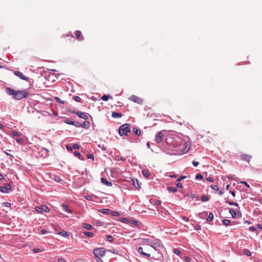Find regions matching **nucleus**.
Here are the masks:
<instances>
[{
    "mask_svg": "<svg viewBox=\"0 0 262 262\" xmlns=\"http://www.w3.org/2000/svg\"><path fill=\"white\" fill-rule=\"evenodd\" d=\"M33 251L35 253H38V252H40V250L39 248H34V249H33Z\"/></svg>",
    "mask_w": 262,
    "mask_h": 262,
    "instance_id": "60",
    "label": "nucleus"
},
{
    "mask_svg": "<svg viewBox=\"0 0 262 262\" xmlns=\"http://www.w3.org/2000/svg\"><path fill=\"white\" fill-rule=\"evenodd\" d=\"M80 124L81 123H79L78 122H75L74 121V124H73V125L76 126V127H80Z\"/></svg>",
    "mask_w": 262,
    "mask_h": 262,
    "instance_id": "51",
    "label": "nucleus"
},
{
    "mask_svg": "<svg viewBox=\"0 0 262 262\" xmlns=\"http://www.w3.org/2000/svg\"><path fill=\"white\" fill-rule=\"evenodd\" d=\"M142 173L145 178H148L150 176V172L147 169H143L142 171Z\"/></svg>",
    "mask_w": 262,
    "mask_h": 262,
    "instance_id": "17",
    "label": "nucleus"
},
{
    "mask_svg": "<svg viewBox=\"0 0 262 262\" xmlns=\"http://www.w3.org/2000/svg\"><path fill=\"white\" fill-rule=\"evenodd\" d=\"M101 182L103 184L107 186L111 187L113 185V184L111 182L108 181L106 179L103 178H101Z\"/></svg>",
    "mask_w": 262,
    "mask_h": 262,
    "instance_id": "14",
    "label": "nucleus"
},
{
    "mask_svg": "<svg viewBox=\"0 0 262 262\" xmlns=\"http://www.w3.org/2000/svg\"><path fill=\"white\" fill-rule=\"evenodd\" d=\"M206 180L208 182H213L214 181V180L213 178H211V177H208L206 179Z\"/></svg>",
    "mask_w": 262,
    "mask_h": 262,
    "instance_id": "57",
    "label": "nucleus"
},
{
    "mask_svg": "<svg viewBox=\"0 0 262 262\" xmlns=\"http://www.w3.org/2000/svg\"><path fill=\"white\" fill-rule=\"evenodd\" d=\"M87 157L88 159H92L93 160H94V157L93 154H89L87 155Z\"/></svg>",
    "mask_w": 262,
    "mask_h": 262,
    "instance_id": "50",
    "label": "nucleus"
},
{
    "mask_svg": "<svg viewBox=\"0 0 262 262\" xmlns=\"http://www.w3.org/2000/svg\"><path fill=\"white\" fill-rule=\"evenodd\" d=\"M173 252L177 255H180L181 253V252L178 249H174Z\"/></svg>",
    "mask_w": 262,
    "mask_h": 262,
    "instance_id": "43",
    "label": "nucleus"
},
{
    "mask_svg": "<svg viewBox=\"0 0 262 262\" xmlns=\"http://www.w3.org/2000/svg\"><path fill=\"white\" fill-rule=\"evenodd\" d=\"M55 100L57 102H59L61 104H64L65 103V102L63 100H61L59 97H55Z\"/></svg>",
    "mask_w": 262,
    "mask_h": 262,
    "instance_id": "37",
    "label": "nucleus"
},
{
    "mask_svg": "<svg viewBox=\"0 0 262 262\" xmlns=\"http://www.w3.org/2000/svg\"><path fill=\"white\" fill-rule=\"evenodd\" d=\"M163 137V134L162 132H159L157 133L155 136V141L157 143H160L162 141V138Z\"/></svg>",
    "mask_w": 262,
    "mask_h": 262,
    "instance_id": "8",
    "label": "nucleus"
},
{
    "mask_svg": "<svg viewBox=\"0 0 262 262\" xmlns=\"http://www.w3.org/2000/svg\"><path fill=\"white\" fill-rule=\"evenodd\" d=\"M83 233L90 238H92L94 236V234L93 233L89 231H84Z\"/></svg>",
    "mask_w": 262,
    "mask_h": 262,
    "instance_id": "21",
    "label": "nucleus"
},
{
    "mask_svg": "<svg viewBox=\"0 0 262 262\" xmlns=\"http://www.w3.org/2000/svg\"><path fill=\"white\" fill-rule=\"evenodd\" d=\"M106 253V250L103 248H95L93 250V253L95 257H103Z\"/></svg>",
    "mask_w": 262,
    "mask_h": 262,
    "instance_id": "3",
    "label": "nucleus"
},
{
    "mask_svg": "<svg viewBox=\"0 0 262 262\" xmlns=\"http://www.w3.org/2000/svg\"><path fill=\"white\" fill-rule=\"evenodd\" d=\"M35 210L39 213H42L43 212H49L50 209L46 205H42L40 206H37L35 208Z\"/></svg>",
    "mask_w": 262,
    "mask_h": 262,
    "instance_id": "5",
    "label": "nucleus"
},
{
    "mask_svg": "<svg viewBox=\"0 0 262 262\" xmlns=\"http://www.w3.org/2000/svg\"><path fill=\"white\" fill-rule=\"evenodd\" d=\"M133 132L138 136L141 135V131L137 128H134L133 129Z\"/></svg>",
    "mask_w": 262,
    "mask_h": 262,
    "instance_id": "26",
    "label": "nucleus"
},
{
    "mask_svg": "<svg viewBox=\"0 0 262 262\" xmlns=\"http://www.w3.org/2000/svg\"><path fill=\"white\" fill-rule=\"evenodd\" d=\"M67 149L68 151H72L73 150L72 146L71 145H67Z\"/></svg>",
    "mask_w": 262,
    "mask_h": 262,
    "instance_id": "56",
    "label": "nucleus"
},
{
    "mask_svg": "<svg viewBox=\"0 0 262 262\" xmlns=\"http://www.w3.org/2000/svg\"><path fill=\"white\" fill-rule=\"evenodd\" d=\"M80 127L84 128H88L90 127V122L89 121H84L83 123L80 124Z\"/></svg>",
    "mask_w": 262,
    "mask_h": 262,
    "instance_id": "16",
    "label": "nucleus"
},
{
    "mask_svg": "<svg viewBox=\"0 0 262 262\" xmlns=\"http://www.w3.org/2000/svg\"><path fill=\"white\" fill-rule=\"evenodd\" d=\"M252 157L250 155H247V154H242L240 156V158L243 161H246L248 162H249L250 160H251Z\"/></svg>",
    "mask_w": 262,
    "mask_h": 262,
    "instance_id": "10",
    "label": "nucleus"
},
{
    "mask_svg": "<svg viewBox=\"0 0 262 262\" xmlns=\"http://www.w3.org/2000/svg\"><path fill=\"white\" fill-rule=\"evenodd\" d=\"M203 176L201 173H198L195 176V179L198 180H202L203 179Z\"/></svg>",
    "mask_w": 262,
    "mask_h": 262,
    "instance_id": "39",
    "label": "nucleus"
},
{
    "mask_svg": "<svg viewBox=\"0 0 262 262\" xmlns=\"http://www.w3.org/2000/svg\"><path fill=\"white\" fill-rule=\"evenodd\" d=\"M201 200L203 202H206L209 200V198L206 195H204L202 196Z\"/></svg>",
    "mask_w": 262,
    "mask_h": 262,
    "instance_id": "35",
    "label": "nucleus"
},
{
    "mask_svg": "<svg viewBox=\"0 0 262 262\" xmlns=\"http://www.w3.org/2000/svg\"><path fill=\"white\" fill-rule=\"evenodd\" d=\"M74 99L75 101H76L77 102H79L81 100V98L79 96H74Z\"/></svg>",
    "mask_w": 262,
    "mask_h": 262,
    "instance_id": "49",
    "label": "nucleus"
},
{
    "mask_svg": "<svg viewBox=\"0 0 262 262\" xmlns=\"http://www.w3.org/2000/svg\"><path fill=\"white\" fill-rule=\"evenodd\" d=\"M12 190V187L9 183H4L3 186H0V191L4 193H8Z\"/></svg>",
    "mask_w": 262,
    "mask_h": 262,
    "instance_id": "4",
    "label": "nucleus"
},
{
    "mask_svg": "<svg viewBox=\"0 0 262 262\" xmlns=\"http://www.w3.org/2000/svg\"><path fill=\"white\" fill-rule=\"evenodd\" d=\"M192 164H193V165L194 166L196 167V166H198V165L199 164V162H198V161H193L192 162Z\"/></svg>",
    "mask_w": 262,
    "mask_h": 262,
    "instance_id": "58",
    "label": "nucleus"
},
{
    "mask_svg": "<svg viewBox=\"0 0 262 262\" xmlns=\"http://www.w3.org/2000/svg\"><path fill=\"white\" fill-rule=\"evenodd\" d=\"M130 100L139 104H141L143 102L142 99L135 95L131 96L130 97Z\"/></svg>",
    "mask_w": 262,
    "mask_h": 262,
    "instance_id": "9",
    "label": "nucleus"
},
{
    "mask_svg": "<svg viewBox=\"0 0 262 262\" xmlns=\"http://www.w3.org/2000/svg\"><path fill=\"white\" fill-rule=\"evenodd\" d=\"M6 92L16 100H20L29 96V93L26 90H15L11 88H6Z\"/></svg>",
    "mask_w": 262,
    "mask_h": 262,
    "instance_id": "1",
    "label": "nucleus"
},
{
    "mask_svg": "<svg viewBox=\"0 0 262 262\" xmlns=\"http://www.w3.org/2000/svg\"><path fill=\"white\" fill-rule=\"evenodd\" d=\"M226 203L227 204H229L230 205L235 206L237 207L238 208V209L239 208V205H238V203H237L236 202H230V201L227 200L226 201Z\"/></svg>",
    "mask_w": 262,
    "mask_h": 262,
    "instance_id": "25",
    "label": "nucleus"
},
{
    "mask_svg": "<svg viewBox=\"0 0 262 262\" xmlns=\"http://www.w3.org/2000/svg\"><path fill=\"white\" fill-rule=\"evenodd\" d=\"M74 155H75L76 157H78L79 159H80V160H84V159H82V158H81V154H80V153L79 152H78V151H75V152H74Z\"/></svg>",
    "mask_w": 262,
    "mask_h": 262,
    "instance_id": "32",
    "label": "nucleus"
},
{
    "mask_svg": "<svg viewBox=\"0 0 262 262\" xmlns=\"http://www.w3.org/2000/svg\"><path fill=\"white\" fill-rule=\"evenodd\" d=\"M132 181L133 182V185L136 188H139L140 186L139 185V182L137 179H132Z\"/></svg>",
    "mask_w": 262,
    "mask_h": 262,
    "instance_id": "19",
    "label": "nucleus"
},
{
    "mask_svg": "<svg viewBox=\"0 0 262 262\" xmlns=\"http://www.w3.org/2000/svg\"><path fill=\"white\" fill-rule=\"evenodd\" d=\"M110 97H111V96H110L109 95H104L101 97V100H102L103 101H107Z\"/></svg>",
    "mask_w": 262,
    "mask_h": 262,
    "instance_id": "33",
    "label": "nucleus"
},
{
    "mask_svg": "<svg viewBox=\"0 0 262 262\" xmlns=\"http://www.w3.org/2000/svg\"><path fill=\"white\" fill-rule=\"evenodd\" d=\"M106 238L110 242H112L113 241L114 238L112 235H106Z\"/></svg>",
    "mask_w": 262,
    "mask_h": 262,
    "instance_id": "36",
    "label": "nucleus"
},
{
    "mask_svg": "<svg viewBox=\"0 0 262 262\" xmlns=\"http://www.w3.org/2000/svg\"><path fill=\"white\" fill-rule=\"evenodd\" d=\"M2 205H4L5 207L8 208H10L11 206V204L8 202H4L2 203Z\"/></svg>",
    "mask_w": 262,
    "mask_h": 262,
    "instance_id": "40",
    "label": "nucleus"
},
{
    "mask_svg": "<svg viewBox=\"0 0 262 262\" xmlns=\"http://www.w3.org/2000/svg\"><path fill=\"white\" fill-rule=\"evenodd\" d=\"M194 229L196 230H199L201 229V226L199 225H197L195 226Z\"/></svg>",
    "mask_w": 262,
    "mask_h": 262,
    "instance_id": "62",
    "label": "nucleus"
},
{
    "mask_svg": "<svg viewBox=\"0 0 262 262\" xmlns=\"http://www.w3.org/2000/svg\"><path fill=\"white\" fill-rule=\"evenodd\" d=\"M111 215H112L113 216H119L120 215V214L117 211L112 210V212Z\"/></svg>",
    "mask_w": 262,
    "mask_h": 262,
    "instance_id": "34",
    "label": "nucleus"
},
{
    "mask_svg": "<svg viewBox=\"0 0 262 262\" xmlns=\"http://www.w3.org/2000/svg\"><path fill=\"white\" fill-rule=\"evenodd\" d=\"M167 190L169 191V192H176L177 191V188L176 187H171V186H170V187H167Z\"/></svg>",
    "mask_w": 262,
    "mask_h": 262,
    "instance_id": "23",
    "label": "nucleus"
},
{
    "mask_svg": "<svg viewBox=\"0 0 262 262\" xmlns=\"http://www.w3.org/2000/svg\"><path fill=\"white\" fill-rule=\"evenodd\" d=\"M102 257H95L96 261L97 262H103L101 259Z\"/></svg>",
    "mask_w": 262,
    "mask_h": 262,
    "instance_id": "55",
    "label": "nucleus"
},
{
    "mask_svg": "<svg viewBox=\"0 0 262 262\" xmlns=\"http://www.w3.org/2000/svg\"><path fill=\"white\" fill-rule=\"evenodd\" d=\"M82 227L88 230H91L93 228V227L91 225L87 223H83Z\"/></svg>",
    "mask_w": 262,
    "mask_h": 262,
    "instance_id": "18",
    "label": "nucleus"
},
{
    "mask_svg": "<svg viewBox=\"0 0 262 262\" xmlns=\"http://www.w3.org/2000/svg\"><path fill=\"white\" fill-rule=\"evenodd\" d=\"M75 35L76 36V38L79 40H82L83 39V37L82 35V33L81 31L79 30H77L74 33Z\"/></svg>",
    "mask_w": 262,
    "mask_h": 262,
    "instance_id": "11",
    "label": "nucleus"
},
{
    "mask_svg": "<svg viewBox=\"0 0 262 262\" xmlns=\"http://www.w3.org/2000/svg\"><path fill=\"white\" fill-rule=\"evenodd\" d=\"M62 208L64 210V211L69 213H72V211L69 209L68 206L66 204H62L61 205Z\"/></svg>",
    "mask_w": 262,
    "mask_h": 262,
    "instance_id": "20",
    "label": "nucleus"
},
{
    "mask_svg": "<svg viewBox=\"0 0 262 262\" xmlns=\"http://www.w3.org/2000/svg\"><path fill=\"white\" fill-rule=\"evenodd\" d=\"M240 183H242V184H244L245 185V186H246L247 188H249L250 187L249 185L246 181H242Z\"/></svg>",
    "mask_w": 262,
    "mask_h": 262,
    "instance_id": "53",
    "label": "nucleus"
},
{
    "mask_svg": "<svg viewBox=\"0 0 262 262\" xmlns=\"http://www.w3.org/2000/svg\"><path fill=\"white\" fill-rule=\"evenodd\" d=\"M155 203L156 205H159L161 204V201L160 200H156V201H155Z\"/></svg>",
    "mask_w": 262,
    "mask_h": 262,
    "instance_id": "63",
    "label": "nucleus"
},
{
    "mask_svg": "<svg viewBox=\"0 0 262 262\" xmlns=\"http://www.w3.org/2000/svg\"><path fill=\"white\" fill-rule=\"evenodd\" d=\"M130 124L128 123H125L121 125L118 129L119 134L121 136H127L128 133H130Z\"/></svg>",
    "mask_w": 262,
    "mask_h": 262,
    "instance_id": "2",
    "label": "nucleus"
},
{
    "mask_svg": "<svg viewBox=\"0 0 262 262\" xmlns=\"http://www.w3.org/2000/svg\"><path fill=\"white\" fill-rule=\"evenodd\" d=\"M64 122L67 124L72 125L74 124V121L70 120L68 118H66L64 120Z\"/></svg>",
    "mask_w": 262,
    "mask_h": 262,
    "instance_id": "27",
    "label": "nucleus"
},
{
    "mask_svg": "<svg viewBox=\"0 0 262 262\" xmlns=\"http://www.w3.org/2000/svg\"><path fill=\"white\" fill-rule=\"evenodd\" d=\"M16 141L17 143L20 144H22L24 143V140L22 138H17L16 139Z\"/></svg>",
    "mask_w": 262,
    "mask_h": 262,
    "instance_id": "41",
    "label": "nucleus"
},
{
    "mask_svg": "<svg viewBox=\"0 0 262 262\" xmlns=\"http://www.w3.org/2000/svg\"><path fill=\"white\" fill-rule=\"evenodd\" d=\"M12 135L15 137H19L21 135V133L18 132L13 131L11 133Z\"/></svg>",
    "mask_w": 262,
    "mask_h": 262,
    "instance_id": "31",
    "label": "nucleus"
},
{
    "mask_svg": "<svg viewBox=\"0 0 262 262\" xmlns=\"http://www.w3.org/2000/svg\"><path fill=\"white\" fill-rule=\"evenodd\" d=\"M73 149H78L79 148V146L77 144H74L72 145Z\"/></svg>",
    "mask_w": 262,
    "mask_h": 262,
    "instance_id": "54",
    "label": "nucleus"
},
{
    "mask_svg": "<svg viewBox=\"0 0 262 262\" xmlns=\"http://www.w3.org/2000/svg\"><path fill=\"white\" fill-rule=\"evenodd\" d=\"M49 71H51L49 72V75L50 76L51 74H55V76L57 77V75H59L58 73H54L55 72H57V71L55 69H48Z\"/></svg>",
    "mask_w": 262,
    "mask_h": 262,
    "instance_id": "29",
    "label": "nucleus"
},
{
    "mask_svg": "<svg viewBox=\"0 0 262 262\" xmlns=\"http://www.w3.org/2000/svg\"><path fill=\"white\" fill-rule=\"evenodd\" d=\"M177 187H178V188H182V184L181 183H180V182H178L177 183Z\"/></svg>",
    "mask_w": 262,
    "mask_h": 262,
    "instance_id": "59",
    "label": "nucleus"
},
{
    "mask_svg": "<svg viewBox=\"0 0 262 262\" xmlns=\"http://www.w3.org/2000/svg\"><path fill=\"white\" fill-rule=\"evenodd\" d=\"M244 253L248 256H251V252L248 250V249H244Z\"/></svg>",
    "mask_w": 262,
    "mask_h": 262,
    "instance_id": "38",
    "label": "nucleus"
},
{
    "mask_svg": "<svg viewBox=\"0 0 262 262\" xmlns=\"http://www.w3.org/2000/svg\"><path fill=\"white\" fill-rule=\"evenodd\" d=\"M13 72L15 75L19 77L21 79L26 80L27 81H29V78L25 76L21 72L19 71H13Z\"/></svg>",
    "mask_w": 262,
    "mask_h": 262,
    "instance_id": "6",
    "label": "nucleus"
},
{
    "mask_svg": "<svg viewBox=\"0 0 262 262\" xmlns=\"http://www.w3.org/2000/svg\"><path fill=\"white\" fill-rule=\"evenodd\" d=\"M213 214L212 212H210L209 214V215L208 216V217L207 218L206 220L208 221V222H210V221H211L213 219Z\"/></svg>",
    "mask_w": 262,
    "mask_h": 262,
    "instance_id": "30",
    "label": "nucleus"
},
{
    "mask_svg": "<svg viewBox=\"0 0 262 262\" xmlns=\"http://www.w3.org/2000/svg\"><path fill=\"white\" fill-rule=\"evenodd\" d=\"M138 251L139 253H140L141 255L145 256L147 257H149L150 256V255L148 253H147L146 252H144L143 251V248L141 247H139L138 249Z\"/></svg>",
    "mask_w": 262,
    "mask_h": 262,
    "instance_id": "13",
    "label": "nucleus"
},
{
    "mask_svg": "<svg viewBox=\"0 0 262 262\" xmlns=\"http://www.w3.org/2000/svg\"><path fill=\"white\" fill-rule=\"evenodd\" d=\"M85 199L89 201H92V197L91 195H87L85 196Z\"/></svg>",
    "mask_w": 262,
    "mask_h": 262,
    "instance_id": "52",
    "label": "nucleus"
},
{
    "mask_svg": "<svg viewBox=\"0 0 262 262\" xmlns=\"http://www.w3.org/2000/svg\"><path fill=\"white\" fill-rule=\"evenodd\" d=\"M99 212L104 214L111 215L112 212V210L110 209H101L99 210Z\"/></svg>",
    "mask_w": 262,
    "mask_h": 262,
    "instance_id": "12",
    "label": "nucleus"
},
{
    "mask_svg": "<svg viewBox=\"0 0 262 262\" xmlns=\"http://www.w3.org/2000/svg\"><path fill=\"white\" fill-rule=\"evenodd\" d=\"M182 218H183V220L186 222L189 221V219L187 216H183Z\"/></svg>",
    "mask_w": 262,
    "mask_h": 262,
    "instance_id": "64",
    "label": "nucleus"
},
{
    "mask_svg": "<svg viewBox=\"0 0 262 262\" xmlns=\"http://www.w3.org/2000/svg\"><path fill=\"white\" fill-rule=\"evenodd\" d=\"M72 113L73 114H76L78 117H79L80 118H82L83 119L87 120L88 119L87 114H86L84 112L73 111L72 112Z\"/></svg>",
    "mask_w": 262,
    "mask_h": 262,
    "instance_id": "7",
    "label": "nucleus"
},
{
    "mask_svg": "<svg viewBox=\"0 0 262 262\" xmlns=\"http://www.w3.org/2000/svg\"><path fill=\"white\" fill-rule=\"evenodd\" d=\"M58 234L65 237H67L70 235L69 233L66 231H61Z\"/></svg>",
    "mask_w": 262,
    "mask_h": 262,
    "instance_id": "22",
    "label": "nucleus"
},
{
    "mask_svg": "<svg viewBox=\"0 0 262 262\" xmlns=\"http://www.w3.org/2000/svg\"><path fill=\"white\" fill-rule=\"evenodd\" d=\"M119 221L124 223H127L128 222V219L125 217H122L119 219Z\"/></svg>",
    "mask_w": 262,
    "mask_h": 262,
    "instance_id": "42",
    "label": "nucleus"
},
{
    "mask_svg": "<svg viewBox=\"0 0 262 262\" xmlns=\"http://www.w3.org/2000/svg\"><path fill=\"white\" fill-rule=\"evenodd\" d=\"M186 178V176H181L177 180V182H180L181 180L185 179Z\"/></svg>",
    "mask_w": 262,
    "mask_h": 262,
    "instance_id": "47",
    "label": "nucleus"
},
{
    "mask_svg": "<svg viewBox=\"0 0 262 262\" xmlns=\"http://www.w3.org/2000/svg\"><path fill=\"white\" fill-rule=\"evenodd\" d=\"M210 187L213 189V190H218L219 189V187H218L217 185H212Z\"/></svg>",
    "mask_w": 262,
    "mask_h": 262,
    "instance_id": "44",
    "label": "nucleus"
},
{
    "mask_svg": "<svg viewBox=\"0 0 262 262\" xmlns=\"http://www.w3.org/2000/svg\"><path fill=\"white\" fill-rule=\"evenodd\" d=\"M229 212L231 214L232 218L236 217V216L237 214H236V211L234 210H233L232 209H229Z\"/></svg>",
    "mask_w": 262,
    "mask_h": 262,
    "instance_id": "24",
    "label": "nucleus"
},
{
    "mask_svg": "<svg viewBox=\"0 0 262 262\" xmlns=\"http://www.w3.org/2000/svg\"><path fill=\"white\" fill-rule=\"evenodd\" d=\"M231 223L230 220L227 219H224L222 220V223L225 226H228Z\"/></svg>",
    "mask_w": 262,
    "mask_h": 262,
    "instance_id": "28",
    "label": "nucleus"
},
{
    "mask_svg": "<svg viewBox=\"0 0 262 262\" xmlns=\"http://www.w3.org/2000/svg\"><path fill=\"white\" fill-rule=\"evenodd\" d=\"M249 230L253 232H255L256 231V228L254 226H250L249 228Z\"/></svg>",
    "mask_w": 262,
    "mask_h": 262,
    "instance_id": "46",
    "label": "nucleus"
},
{
    "mask_svg": "<svg viewBox=\"0 0 262 262\" xmlns=\"http://www.w3.org/2000/svg\"><path fill=\"white\" fill-rule=\"evenodd\" d=\"M129 142L131 143L133 142H136L137 143L139 142V138H136V139H130L129 140Z\"/></svg>",
    "mask_w": 262,
    "mask_h": 262,
    "instance_id": "45",
    "label": "nucleus"
},
{
    "mask_svg": "<svg viewBox=\"0 0 262 262\" xmlns=\"http://www.w3.org/2000/svg\"><path fill=\"white\" fill-rule=\"evenodd\" d=\"M122 116V114L119 112H113L112 113V116L114 118H121Z\"/></svg>",
    "mask_w": 262,
    "mask_h": 262,
    "instance_id": "15",
    "label": "nucleus"
},
{
    "mask_svg": "<svg viewBox=\"0 0 262 262\" xmlns=\"http://www.w3.org/2000/svg\"><path fill=\"white\" fill-rule=\"evenodd\" d=\"M40 233L42 234H45L47 233V231L46 230V229H42L41 231H40Z\"/></svg>",
    "mask_w": 262,
    "mask_h": 262,
    "instance_id": "61",
    "label": "nucleus"
},
{
    "mask_svg": "<svg viewBox=\"0 0 262 262\" xmlns=\"http://www.w3.org/2000/svg\"><path fill=\"white\" fill-rule=\"evenodd\" d=\"M208 214V212L207 211H205V212H202V213H201L200 214H199V216L201 217H203L205 215H207Z\"/></svg>",
    "mask_w": 262,
    "mask_h": 262,
    "instance_id": "48",
    "label": "nucleus"
}]
</instances>
